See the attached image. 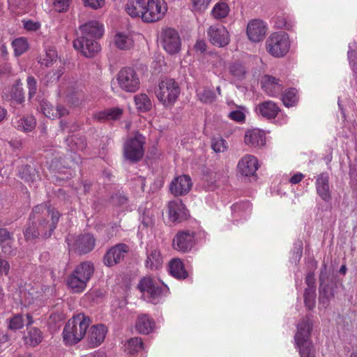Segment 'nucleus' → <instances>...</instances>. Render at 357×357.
Wrapping results in <instances>:
<instances>
[{
  "instance_id": "f257e3e1",
  "label": "nucleus",
  "mask_w": 357,
  "mask_h": 357,
  "mask_svg": "<svg viewBox=\"0 0 357 357\" xmlns=\"http://www.w3.org/2000/svg\"><path fill=\"white\" fill-rule=\"evenodd\" d=\"M44 213L45 215H51L52 222L50 224L49 222H45V220H40L39 223V227L36 229V225L33 223L31 225H29L26 227L24 231V235L26 239H32L37 237L39 234H41L44 237H50L56 227V225L59 221V214L58 211L52 210L50 206H47L45 204H40L36 206L32 211L31 218L33 220L39 219L40 214Z\"/></svg>"
},
{
  "instance_id": "f03ea898",
  "label": "nucleus",
  "mask_w": 357,
  "mask_h": 357,
  "mask_svg": "<svg viewBox=\"0 0 357 357\" xmlns=\"http://www.w3.org/2000/svg\"><path fill=\"white\" fill-rule=\"evenodd\" d=\"M91 319L83 313H79L68 320L63 331V338L66 344H75L85 335Z\"/></svg>"
},
{
  "instance_id": "7ed1b4c3",
  "label": "nucleus",
  "mask_w": 357,
  "mask_h": 357,
  "mask_svg": "<svg viewBox=\"0 0 357 357\" xmlns=\"http://www.w3.org/2000/svg\"><path fill=\"white\" fill-rule=\"evenodd\" d=\"M312 323L310 317L306 316L297 324V333L294 339L299 348L301 357H315L314 349L310 340Z\"/></svg>"
},
{
  "instance_id": "20e7f679",
  "label": "nucleus",
  "mask_w": 357,
  "mask_h": 357,
  "mask_svg": "<svg viewBox=\"0 0 357 357\" xmlns=\"http://www.w3.org/2000/svg\"><path fill=\"white\" fill-rule=\"evenodd\" d=\"M144 300L153 304L161 302L169 294V288L164 283H160L150 278L142 279L138 284Z\"/></svg>"
},
{
  "instance_id": "39448f33",
  "label": "nucleus",
  "mask_w": 357,
  "mask_h": 357,
  "mask_svg": "<svg viewBox=\"0 0 357 357\" xmlns=\"http://www.w3.org/2000/svg\"><path fill=\"white\" fill-rule=\"evenodd\" d=\"M94 272L93 264L84 261L79 264L67 278V286L74 293L82 292Z\"/></svg>"
},
{
  "instance_id": "423d86ee",
  "label": "nucleus",
  "mask_w": 357,
  "mask_h": 357,
  "mask_svg": "<svg viewBox=\"0 0 357 357\" xmlns=\"http://www.w3.org/2000/svg\"><path fill=\"white\" fill-rule=\"evenodd\" d=\"M155 93L158 100L165 107H169L176 101L180 94V88L175 80L165 78L158 83Z\"/></svg>"
},
{
  "instance_id": "0eeeda50",
  "label": "nucleus",
  "mask_w": 357,
  "mask_h": 357,
  "mask_svg": "<svg viewBox=\"0 0 357 357\" xmlns=\"http://www.w3.org/2000/svg\"><path fill=\"white\" fill-rule=\"evenodd\" d=\"M290 42L284 32L272 33L266 41L267 52L275 57H282L288 52Z\"/></svg>"
},
{
  "instance_id": "6e6552de",
  "label": "nucleus",
  "mask_w": 357,
  "mask_h": 357,
  "mask_svg": "<svg viewBox=\"0 0 357 357\" xmlns=\"http://www.w3.org/2000/svg\"><path fill=\"white\" fill-rule=\"evenodd\" d=\"M168 10L165 0H147L142 22L154 23L162 20Z\"/></svg>"
},
{
  "instance_id": "1a4fd4ad",
  "label": "nucleus",
  "mask_w": 357,
  "mask_h": 357,
  "mask_svg": "<svg viewBox=\"0 0 357 357\" xmlns=\"http://www.w3.org/2000/svg\"><path fill=\"white\" fill-rule=\"evenodd\" d=\"M117 82L119 87L126 92L134 93L139 88V78L132 68H122L118 73Z\"/></svg>"
},
{
  "instance_id": "9d476101",
  "label": "nucleus",
  "mask_w": 357,
  "mask_h": 357,
  "mask_svg": "<svg viewBox=\"0 0 357 357\" xmlns=\"http://www.w3.org/2000/svg\"><path fill=\"white\" fill-rule=\"evenodd\" d=\"M144 137L139 134L128 139L123 148L125 158L132 162L141 160L144 153Z\"/></svg>"
},
{
  "instance_id": "9b49d317",
  "label": "nucleus",
  "mask_w": 357,
  "mask_h": 357,
  "mask_svg": "<svg viewBox=\"0 0 357 357\" xmlns=\"http://www.w3.org/2000/svg\"><path fill=\"white\" fill-rule=\"evenodd\" d=\"M161 43L169 54H175L181 50V42L178 32L171 28L164 29L161 33Z\"/></svg>"
},
{
  "instance_id": "f8f14e48",
  "label": "nucleus",
  "mask_w": 357,
  "mask_h": 357,
  "mask_svg": "<svg viewBox=\"0 0 357 357\" xmlns=\"http://www.w3.org/2000/svg\"><path fill=\"white\" fill-rule=\"evenodd\" d=\"M70 250L85 254L91 252L95 246V238L90 234L78 236L76 239L73 237L66 238Z\"/></svg>"
},
{
  "instance_id": "ddd939ff",
  "label": "nucleus",
  "mask_w": 357,
  "mask_h": 357,
  "mask_svg": "<svg viewBox=\"0 0 357 357\" xmlns=\"http://www.w3.org/2000/svg\"><path fill=\"white\" fill-rule=\"evenodd\" d=\"M96 40L86 36H81L74 40L73 47L84 56L88 58L93 57L100 50V45Z\"/></svg>"
},
{
  "instance_id": "4468645a",
  "label": "nucleus",
  "mask_w": 357,
  "mask_h": 357,
  "mask_svg": "<svg viewBox=\"0 0 357 357\" xmlns=\"http://www.w3.org/2000/svg\"><path fill=\"white\" fill-rule=\"evenodd\" d=\"M195 243L194 233L188 231H180L174 238L172 245L175 250L186 252L192 249Z\"/></svg>"
},
{
  "instance_id": "2eb2a0df",
  "label": "nucleus",
  "mask_w": 357,
  "mask_h": 357,
  "mask_svg": "<svg viewBox=\"0 0 357 357\" xmlns=\"http://www.w3.org/2000/svg\"><path fill=\"white\" fill-rule=\"evenodd\" d=\"M167 214L169 220L172 222H180L185 220L188 213L185 205L181 199L170 201L167 204Z\"/></svg>"
},
{
  "instance_id": "dca6fc26",
  "label": "nucleus",
  "mask_w": 357,
  "mask_h": 357,
  "mask_svg": "<svg viewBox=\"0 0 357 357\" xmlns=\"http://www.w3.org/2000/svg\"><path fill=\"white\" fill-rule=\"evenodd\" d=\"M128 251V246L123 243L111 248L104 257V264L107 266L116 265L123 259Z\"/></svg>"
},
{
  "instance_id": "f3484780",
  "label": "nucleus",
  "mask_w": 357,
  "mask_h": 357,
  "mask_svg": "<svg viewBox=\"0 0 357 357\" xmlns=\"http://www.w3.org/2000/svg\"><path fill=\"white\" fill-rule=\"evenodd\" d=\"M192 185L190 177L183 174L174 178L169 185V190L175 196H181L188 193Z\"/></svg>"
},
{
  "instance_id": "a211bd4d",
  "label": "nucleus",
  "mask_w": 357,
  "mask_h": 357,
  "mask_svg": "<svg viewBox=\"0 0 357 357\" xmlns=\"http://www.w3.org/2000/svg\"><path fill=\"white\" fill-rule=\"evenodd\" d=\"M266 33V26L264 22L259 20H254L248 23L247 35L249 39L255 43L264 39Z\"/></svg>"
},
{
  "instance_id": "6ab92c4d",
  "label": "nucleus",
  "mask_w": 357,
  "mask_h": 357,
  "mask_svg": "<svg viewBox=\"0 0 357 357\" xmlns=\"http://www.w3.org/2000/svg\"><path fill=\"white\" fill-rule=\"evenodd\" d=\"M82 36L99 39L104 34V26L97 20L89 21L80 26Z\"/></svg>"
},
{
  "instance_id": "aec40b11",
  "label": "nucleus",
  "mask_w": 357,
  "mask_h": 357,
  "mask_svg": "<svg viewBox=\"0 0 357 357\" xmlns=\"http://www.w3.org/2000/svg\"><path fill=\"white\" fill-rule=\"evenodd\" d=\"M280 80L275 77L265 75L261 77V86L263 91L270 96H277L282 91Z\"/></svg>"
},
{
  "instance_id": "412c9836",
  "label": "nucleus",
  "mask_w": 357,
  "mask_h": 357,
  "mask_svg": "<svg viewBox=\"0 0 357 357\" xmlns=\"http://www.w3.org/2000/svg\"><path fill=\"white\" fill-rule=\"evenodd\" d=\"M238 171L243 176H256L255 175L258 169V161L253 155H245L238 164Z\"/></svg>"
},
{
  "instance_id": "4be33fe9",
  "label": "nucleus",
  "mask_w": 357,
  "mask_h": 357,
  "mask_svg": "<svg viewBox=\"0 0 357 357\" xmlns=\"http://www.w3.org/2000/svg\"><path fill=\"white\" fill-rule=\"evenodd\" d=\"M316 190L318 195L326 202H329L331 199V192L329 185V176L327 173L319 174L316 179Z\"/></svg>"
},
{
  "instance_id": "5701e85b",
  "label": "nucleus",
  "mask_w": 357,
  "mask_h": 357,
  "mask_svg": "<svg viewBox=\"0 0 357 357\" xmlns=\"http://www.w3.org/2000/svg\"><path fill=\"white\" fill-rule=\"evenodd\" d=\"M107 333V328L105 325H93L89 331L88 340L92 347H98L104 341Z\"/></svg>"
},
{
  "instance_id": "b1692460",
  "label": "nucleus",
  "mask_w": 357,
  "mask_h": 357,
  "mask_svg": "<svg viewBox=\"0 0 357 357\" xmlns=\"http://www.w3.org/2000/svg\"><path fill=\"white\" fill-rule=\"evenodd\" d=\"M147 0H127L126 12L131 17L143 19Z\"/></svg>"
},
{
  "instance_id": "393cba45",
  "label": "nucleus",
  "mask_w": 357,
  "mask_h": 357,
  "mask_svg": "<svg viewBox=\"0 0 357 357\" xmlns=\"http://www.w3.org/2000/svg\"><path fill=\"white\" fill-rule=\"evenodd\" d=\"M244 142L252 147H261L266 144L265 132L258 129L248 130L245 133Z\"/></svg>"
},
{
  "instance_id": "a878e982",
  "label": "nucleus",
  "mask_w": 357,
  "mask_h": 357,
  "mask_svg": "<svg viewBox=\"0 0 357 357\" xmlns=\"http://www.w3.org/2000/svg\"><path fill=\"white\" fill-rule=\"evenodd\" d=\"M126 351L133 357H145L146 350L141 338H130L125 345Z\"/></svg>"
},
{
  "instance_id": "bb28decb",
  "label": "nucleus",
  "mask_w": 357,
  "mask_h": 357,
  "mask_svg": "<svg viewBox=\"0 0 357 357\" xmlns=\"http://www.w3.org/2000/svg\"><path fill=\"white\" fill-rule=\"evenodd\" d=\"M40 109L45 116L50 119L60 118L68 113V110L63 106H57L54 108L52 105L46 101L42 100L40 104Z\"/></svg>"
},
{
  "instance_id": "cd10ccee",
  "label": "nucleus",
  "mask_w": 357,
  "mask_h": 357,
  "mask_svg": "<svg viewBox=\"0 0 357 357\" xmlns=\"http://www.w3.org/2000/svg\"><path fill=\"white\" fill-rule=\"evenodd\" d=\"M123 112V109L122 108L118 107H111L96 112L93 114V117L99 121H114L119 119L121 117Z\"/></svg>"
},
{
  "instance_id": "c85d7f7f",
  "label": "nucleus",
  "mask_w": 357,
  "mask_h": 357,
  "mask_svg": "<svg viewBox=\"0 0 357 357\" xmlns=\"http://www.w3.org/2000/svg\"><path fill=\"white\" fill-rule=\"evenodd\" d=\"M257 111L262 116L271 119H275L277 116L280 112V108L275 102L268 100L259 104L257 107Z\"/></svg>"
},
{
  "instance_id": "c756f323",
  "label": "nucleus",
  "mask_w": 357,
  "mask_h": 357,
  "mask_svg": "<svg viewBox=\"0 0 357 357\" xmlns=\"http://www.w3.org/2000/svg\"><path fill=\"white\" fill-rule=\"evenodd\" d=\"M169 273L175 278L184 280L188 278V273L184 268L182 261L179 259H173L169 264Z\"/></svg>"
},
{
  "instance_id": "7c9ffc66",
  "label": "nucleus",
  "mask_w": 357,
  "mask_h": 357,
  "mask_svg": "<svg viewBox=\"0 0 357 357\" xmlns=\"http://www.w3.org/2000/svg\"><path fill=\"white\" fill-rule=\"evenodd\" d=\"M114 43L118 49L128 50L132 47L134 42L130 34L117 32L114 37Z\"/></svg>"
},
{
  "instance_id": "2f4dec72",
  "label": "nucleus",
  "mask_w": 357,
  "mask_h": 357,
  "mask_svg": "<svg viewBox=\"0 0 357 357\" xmlns=\"http://www.w3.org/2000/svg\"><path fill=\"white\" fill-rule=\"evenodd\" d=\"M155 323L146 314L139 316L136 323L137 331L142 334H149L153 331Z\"/></svg>"
},
{
  "instance_id": "473e14b6",
  "label": "nucleus",
  "mask_w": 357,
  "mask_h": 357,
  "mask_svg": "<svg viewBox=\"0 0 357 357\" xmlns=\"http://www.w3.org/2000/svg\"><path fill=\"white\" fill-rule=\"evenodd\" d=\"M15 127L24 132H30L36 127V119L33 116L17 118L13 122Z\"/></svg>"
},
{
  "instance_id": "72a5a7b5",
  "label": "nucleus",
  "mask_w": 357,
  "mask_h": 357,
  "mask_svg": "<svg viewBox=\"0 0 357 357\" xmlns=\"http://www.w3.org/2000/svg\"><path fill=\"white\" fill-rule=\"evenodd\" d=\"M228 68L229 73L238 79L242 80L245 79L247 73V68L243 61L239 60L232 61L229 64Z\"/></svg>"
},
{
  "instance_id": "f704fd0d",
  "label": "nucleus",
  "mask_w": 357,
  "mask_h": 357,
  "mask_svg": "<svg viewBox=\"0 0 357 357\" xmlns=\"http://www.w3.org/2000/svg\"><path fill=\"white\" fill-rule=\"evenodd\" d=\"M162 264V258L160 252L153 250L147 253L146 266L150 269H158Z\"/></svg>"
},
{
  "instance_id": "c9c22d12",
  "label": "nucleus",
  "mask_w": 357,
  "mask_h": 357,
  "mask_svg": "<svg viewBox=\"0 0 357 357\" xmlns=\"http://www.w3.org/2000/svg\"><path fill=\"white\" fill-rule=\"evenodd\" d=\"M134 100L137 109L140 112H148L152 107L151 101L145 93L135 95L134 96Z\"/></svg>"
},
{
  "instance_id": "e433bc0d",
  "label": "nucleus",
  "mask_w": 357,
  "mask_h": 357,
  "mask_svg": "<svg viewBox=\"0 0 357 357\" xmlns=\"http://www.w3.org/2000/svg\"><path fill=\"white\" fill-rule=\"evenodd\" d=\"M57 58V52L52 46H46L45 47V54L40 56L38 62L45 66H50L56 61Z\"/></svg>"
},
{
  "instance_id": "4c0bfd02",
  "label": "nucleus",
  "mask_w": 357,
  "mask_h": 357,
  "mask_svg": "<svg viewBox=\"0 0 357 357\" xmlns=\"http://www.w3.org/2000/svg\"><path fill=\"white\" fill-rule=\"evenodd\" d=\"M319 303L324 306H327L329 301L334 296L332 287L328 283L323 284V285L319 284Z\"/></svg>"
},
{
  "instance_id": "58836bf2",
  "label": "nucleus",
  "mask_w": 357,
  "mask_h": 357,
  "mask_svg": "<svg viewBox=\"0 0 357 357\" xmlns=\"http://www.w3.org/2000/svg\"><path fill=\"white\" fill-rule=\"evenodd\" d=\"M12 234L6 229H0V245L4 253H12Z\"/></svg>"
},
{
  "instance_id": "ea45409f",
  "label": "nucleus",
  "mask_w": 357,
  "mask_h": 357,
  "mask_svg": "<svg viewBox=\"0 0 357 357\" xmlns=\"http://www.w3.org/2000/svg\"><path fill=\"white\" fill-rule=\"evenodd\" d=\"M208 35L211 43L218 47L223 45L222 29L217 26H211L208 31Z\"/></svg>"
},
{
  "instance_id": "a19ab883",
  "label": "nucleus",
  "mask_w": 357,
  "mask_h": 357,
  "mask_svg": "<svg viewBox=\"0 0 357 357\" xmlns=\"http://www.w3.org/2000/svg\"><path fill=\"white\" fill-rule=\"evenodd\" d=\"M42 335L39 329L31 328L28 334L24 336L25 344L29 346L35 347L42 341Z\"/></svg>"
},
{
  "instance_id": "79ce46f5",
  "label": "nucleus",
  "mask_w": 357,
  "mask_h": 357,
  "mask_svg": "<svg viewBox=\"0 0 357 357\" xmlns=\"http://www.w3.org/2000/svg\"><path fill=\"white\" fill-rule=\"evenodd\" d=\"M298 99L297 91L294 88L285 91L282 96L283 104L287 107L294 106L297 103Z\"/></svg>"
},
{
  "instance_id": "37998d69",
  "label": "nucleus",
  "mask_w": 357,
  "mask_h": 357,
  "mask_svg": "<svg viewBox=\"0 0 357 357\" xmlns=\"http://www.w3.org/2000/svg\"><path fill=\"white\" fill-rule=\"evenodd\" d=\"M12 47L15 56H20L29 48V43L25 38L21 37L15 39L12 42Z\"/></svg>"
},
{
  "instance_id": "c03bdc74",
  "label": "nucleus",
  "mask_w": 357,
  "mask_h": 357,
  "mask_svg": "<svg viewBox=\"0 0 357 357\" xmlns=\"http://www.w3.org/2000/svg\"><path fill=\"white\" fill-rule=\"evenodd\" d=\"M316 289L313 288H306L304 291V303L305 307L312 310L315 307Z\"/></svg>"
},
{
  "instance_id": "a18cd8bd",
  "label": "nucleus",
  "mask_w": 357,
  "mask_h": 357,
  "mask_svg": "<svg viewBox=\"0 0 357 357\" xmlns=\"http://www.w3.org/2000/svg\"><path fill=\"white\" fill-rule=\"evenodd\" d=\"M66 142L72 151L83 150L86 146L85 139L82 137L70 136L66 139Z\"/></svg>"
},
{
  "instance_id": "49530a36",
  "label": "nucleus",
  "mask_w": 357,
  "mask_h": 357,
  "mask_svg": "<svg viewBox=\"0 0 357 357\" xmlns=\"http://www.w3.org/2000/svg\"><path fill=\"white\" fill-rule=\"evenodd\" d=\"M211 0H190L191 10L194 13H204L208 7Z\"/></svg>"
},
{
  "instance_id": "de8ad7c7",
  "label": "nucleus",
  "mask_w": 357,
  "mask_h": 357,
  "mask_svg": "<svg viewBox=\"0 0 357 357\" xmlns=\"http://www.w3.org/2000/svg\"><path fill=\"white\" fill-rule=\"evenodd\" d=\"M153 223L154 219L152 213L149 211H146L142 217V220L140 225H139V229L141 230V232H143L144 229L151 227L153 225Z\"/></svg>"
},
{
  "instance_id": "09e8293b",
  "label": "nucleus",
  "mask_w": 357,
  "mask_h": 357,
  "mask_svg": "<svg viewBox=\"0 0 357 357\" xmlns=\"http://www.w3.org/2000/svg\"><path fill=\"white\" fill-rule=\"evenodd\" d=\"M197 96L199 100L205 103L212 102L216 98L215 93L208 89L198 90Z\"/></svg>"
},
{
  "instance_id": "8fccbe9b",
  "label": "nucleus",
  "mask_w": 357,
  "mask_h": 357,
  "mask_svg": "<svg viewBox=\"0 0 357 357\" xmlns=\"http://www.w3.org/2000/svg\"><path fill=\"white\" fill-rule=\"evenodd\" d=\"M20 175L22 178L24 179L27 182H33L38 178V176L35 174L34 171L30 166H25L20 171Z\"/></svg>"
},
{
  "instance_id": "3c124183",
  "label": "nucleus",
  "mask_w": 357,
  "mask_h": 357,
  "mask_svg": "<svg viewBox=\"0 0 357 357\" xmlns=\"http://www.w3.org/2000/svg\"><path fill=\"white\" fill-rule=\"evenodd\" d=\"M12 104H21L24 100L23 89L21 86L17 85L13 90L11 93Z\"/></svg>"
},
{
  "instance_id": "603ef678",
  "label": "nucleus",
  "mask_w": 357,
  "mask_h": 357,
  "mask_svg": "<svg viewBox=\"0 0 357 357\" xmlns=\"http://www.w3.org/2000/svg\"><path fill=\"white\" fill-rule=\"evenodd\" d=\"M24 324L25 320L22 315L16 314L10 320L9 328L12 330H18L22 328Z\"/></svg>"
},
{
  "instance_id": "864d4df0",
  "label": "nucleus",
  "mask_w": 357,
  "mask_h": 357,
  "mask_svg": "<svg viewBox=\"0 0 357 357\" xmlns=\"http://www.w3.org/2000/svg\"><path fill=\"white\" fill-rule=\"evenodd\" d=\"M52 3L54 9L57 12H65L69 6L70 0H47Z\"/></svg>"
},
{
  "instance_id": "5fc2aeb1",
  "label": "nucleus",
  "mask_w": 357,
  "mask_h": 357,
  "mask_svg": "<svg viewBox=\"0 0 357 357\" xmlns=\"http://www.w3.org/2000/svg\"><path fill=\"white\" fill-rule=\"evenodd\" d=\"M27 87L29 89V98H32L37 91V83L36 79L33 77H27Z\"/></svg>"
},
{
  "instance_id": "6e6d98bb",
  "label": "nucleus",
  "mask_w": 357,
  "mask_h": 357,
  "mask_svg": "<svg viewBox=\"0 0 357 357\" xmlns=\"http://www.w3.org/2000/svg\"><path fill=\"white\" fill-rule=\"evenodd\" d=\"M211 148L215 153H220L223 148V139L221 136L214 137L211 140Z\"/></svg>"
},
{
  "instance_id": "4d7b16f0",
  "label": "nucleus",
  "mask_w": 357,
  "mask_h": 357,
  "mask_svg": "<svg viewBox=\"0 0 357 357\" xmlns=\"http://www.w3.org/2000/svg\"><path fill=\"white\" fill-rule=\"evenodd\" d=\"M228 117L236 122H244L245 119V115L243 112L240 110H234L231 111L229 114Z\"/></svg>"
},
{
  "instance_id": "13d9d810",
  "label": "nucleus",
  "mask_w": 357,
  "mask_h": 357,
  "mask_svg": "<svg viewBox=\"0 0 357 357\" xmlns=\"http://www.w3.org/2000/svg\"><path fill=\"white\" fill-rule=\"evenodd\" d=\"M211 15L215 19H222L223 17V3H216L211 11Z\"/></svg>"
},
{
  "instance_id": "bf43d9fd",
  "label": "nucleus",
  "mask_w": 357,
  "mask_h": 357,
  "mask_svg": "<svg viewBox=\"0 0 357 357\" xmlns=\"http://www.w3.org/2000/svg\"><path fill=\"white\" fill-rule=\"evenodd\" d=\"M9 262L4 258L0 257V275L8 276L10 271Z\"/></svg>"
},
{
  "instance_id": "052dcab7",
  "label": "nucleus",
  "mask_w": 357,
  "mask_h": 357,
  "mask_svg": "<svg viewBox=\"0 0 357 357\" xmlns=\"http://www.w3.org/2000/svg\"><path fill=\"white\" fill-rule=\"evenodd\" d=\"M250 207V204L248 202H241L235 203L231 206V210L234 211H247Z\"/></svg>"
},
{
  "instance_id": "680f3d73",
  "label": "nucleus",
  "mask_w": 357,
  "mask_h": 357,
  "mask_svg": "<svg viewBox=\"0 0 357 357\" xmlns=\"http://www.w3.org/2000/svg\"><path fill=\"white\" fill-rule=\"evenodd\" d=\"M24 27L27 31H36L40 29V24L38 22L32 20L24 21Z\"/></svg>"
},
{
  "instance_id": "e2e57ef3",
  "label": "nucleus",
  "mask_w": 357,
  "mask_h": 357,
  "mask_svg": "<svg viewBox=\"0 0 357 357\" xmlns=\"http://www.w3.org/2000/svg\"><path fill=\"white\" fill-rule=\"evenodd\" d=\"M84 5L97 9L105 4V0H84Z\"/></svg>"
},
{
  "instance_id": "0e129e2a",
  "label": "nucleus",
  "mask_w": 357,
  "mask_h": 357,
  "mask_svg": "<svg viewBox=\"0 0 357 357\" xmlns=\"http://www.w3.org/2000/svg\"><path fill=\"white\" fill-rule=\"evenodd\" d=\"M347 54L349 62L353 68L357 67V50L351 49V46H349Z\"/></svg>"
},
{
  "instance_id": "69168bd1",
  "label": "nucleus",
  "mask_w": 357,
  "mask_h": 357,
  "mask_svg": "<svg viewBox=\"0 0 357 357\" xmlns=\"http://www.w3.org/2000/svg\"><path fill=\"white\" fill-rule=\"evenodd\" d=\"M10 7L18 8L20 10H24L26 4V0H8Z\"/></svg>"
},
{
  "instance_id": "338daca9",
  "label": "nucleus",
  "mask_w": 357,
  "mask_h": 357,
  "mask_svg": "<svg viewBox=\"0 0 357 357\" xmlns=\"http://www.w3.org/2000/svg\"><path fill=\"white\" fill-rule=\"evenodd\" d=\"M328 278V276L327 274V266L326 264H323L319 277V284L323 285V284L326 283Z\"/></svg>"
},
{
  "instance_id": "774afa93",
  "label": "nucleus",
  "mask_w": 357,
  "mask_h": 357,
  "mask_svg": "<svg viewBox=\"0 0 357 357\" xmlns=\"http://www.w3.org/2000/svg\"><path fill=\"white\" fill-rule=\"evenodd\" d=\"M305 283L307 285V288H313L316 289L315 286V278H314V274L313 272H309L305 278Z\"/></svg>"
}]
</instances>
